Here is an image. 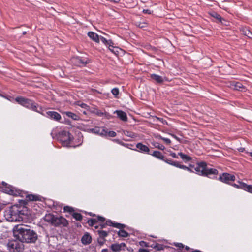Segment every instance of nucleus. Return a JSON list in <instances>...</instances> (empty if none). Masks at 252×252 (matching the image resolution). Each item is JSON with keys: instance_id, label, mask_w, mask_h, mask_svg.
Returning <instances> with one entry per match:
<instances>
[{"instance_id": "c03bdc74", "label": "nucleus", "mask_w": 252, "mask_h": 252, "mask_svg": "<svg viewBox=\"0 0 252 252\" xmlns=\"http://www.w3.org/2000/svg\"><path fill=\"white\" fill-rule=\"evenodd\" d=\"M98 241L100 245H102L104 243L105 240L104 239H98Z\"/></svg>"}, {"instance_id": "f8f14e48", "label": "nucleus", "mask_w": 252, "mask_h": 252, "mask_svg": "<svg viewBox=\"0 0 252 252\" xmlns=\"http://www.w3.org/2000/svg\"><path fill=\"white\" fill-rule=\"evenodd\" d=\"M136 147L137 149L136 150L139 152L148 154L150 152L148 147L140 142L136 145Z\"/></svg>"}, {"instance_id": "de8ad7c7", "label": "nucleus", "mask_w": 252, "mask_h": 252, "mask_svg": "<svg viewBox=\"0 0 252 252\" xmlns=\"http://www.w3.org/2000/svg\"><path fill=\"white\" fill-rule=\"evenodd\" d=\"M140 244L141 246H145V247H148V245L147 244L146 242L142 241H141L140 242Z\"/></svg>"}, {"instance_id": "ddd939ff", "label": "nucleus", "mask_w": 252, "mask_h": 252, "mask_svg": "<svg viewBox=\"0 0 252 252\" xmlns=\"http://www.w3.org/2000/svg\"><path fill=\"white\" fill-rule=\"evenodd\" d=\"M19 243L16 241H11L7 244V246L11 252H14L15 250H18L20 248Z\"/></svg>"}, {"instance_id": "9d476101", "label": "nucleus", "mask_w": 252, "mask_h": 252, "mask_svg": "<svg viewBox=\"0 0 252 252\" xmlns=\"http://www.w3.org/2000/svg\"><path fill=\"white\" fill-rule=\"evenodd\" d=\"M219 180L222 182L227 183L230 181H234L235 180V177L233 175L224 173L220 176Z\"/></svg>"}, {"instance_id": "aec40b11", "label": "nucleus", "mask_w": 252, "mask_h": 252, "mask_svg": "<svg viewBox=\"0 0 252 252\" xmlns=\"http://www.w3.org/2000/svg\"><path fill=\"white\" fill-rule=\"evenodd\" d=\"M241 31L243 34L247 36L248 37L251 38H252V33L250 30L247 27H244L242 29Z\"/></svg>"}, {"instance_id": "f3484780", "label": "nucleus", "mask_w": 252, "mask_h": 252, "mask_svg": "<svg viewBox=\"0 0 252 252\" xmlns=\"http://www.w3.org/2000/svg\"><path fill=\"white\" fill-rule=\"evenodd\" d=\"M150 77L152 79L155 80L158 83H161L164 82V79L163 78V77L156 74H151Z\"/></svg>"}, {"instance_id": "3c124183", "label": "nucleus", "mask_w": 252, "mask_h": 252, "mask_svg": "<svg viewBox=\"0 0 252 252\" xmlns=\"http://www.w3.org/2000/svg\"><path fill=\"white\" fill-rule=\"evenodd\" d=\"M238 150L240 152H244L246 151L245 148L242 147L238 148Z\"/></svg>"}, {"instance_id": "09e8293b", "label": "nucleus", "mask_w": 252, "mask_h": 252, "mask_svg": "<svg viewBox=\"0 0 252 252\" xmlns=\"http://www.w3.org/2000/svg\"><path fill=\"white\" fill-rule=\"evenodd\" d=\"M139 252H149L148 250L145 249H140L139 250Z\"/></svg>"}, {"instance_id": "dca6fc26", "label": "nucleus", "mask_w": 252, "mask_h": 252, "mask_svg": "<svg viewBox=\"0 0 252 252\" xmlns=\"http://www.w3.org/2000/svg\"><path fill=\"white\" fill-rule=\"evenodd\" d=\"M101 40V42L106 46H112L114 48V43L113 41L111 39L107 40L104 37L102 36H100L99 37V41Z\"/></svg>"}, {"instance_id": "5fc2aeb1", "label": "nucleus", "mask_w": 252, "mask_h": 252, "mask_svg": "<svg viewBox=\"0 0 252 252\" xmlns=\"http://www.w3.org/2000/svg\"><path fill=\"white\" fill-rule=\"evenodd\" d=\"M6 191L8 193H9L10 194H13V190L12 189H10L9 190H6Z\"/></svg>"}, {"instance_id": "e433bc0d", "label": "nucleus", "mask_w": 252, "mask_h": 252, "mask_svg": "<svg viewBox=\"0 0 252 252\" xmlns=\"http://www.w3.org/2000/svg\"><path fill=\"white\" fill-rule=\"evenodd\" d=\"M124 133L126 135V136H129L130 137H131V138H133L134 136V135L133 133H131L128 131H126L124 132Z\"/></svg>"}, {"instance_id": "c9c22d12", "label": "nucleus", "mask_w": 252, "mask_h": 252, "mask_svg": "<svg viewBox=\"0 0 252 252\" xmlns=\"http://www.w3.org/2000/svg\"><path fill=\"white\" fill-rule=\"evenodd\" d=\"M64 211L65 212H72L74 211L73 209L69 206H65L63 208Z\"/></svg>"}, {"instance_id": "c756f323", "label": "nucleus", "mask_w": 252, "mask_h": 252, "mask_svg": "<svg viewBox=\"0 0 252 252\" xmlns=\"http://www.w3.org/2000/svg\"><path fill=\"white\" fill-rule=\"evenodd\" d=\"M118 234L122 237H126L128 235V233L124 230H120L118 232Z\"/></svg>"}, {"instance_id": "4d7b16f0", "label": "nucleus", "mask_w": 252, "mask_h": 252, "mask_svg": "<svg viewBox=\"0 0 252 252\" xmlns=\"http://www.w3.org/2000/svg\"><path fill=\"white\" fill-rule=\"evenodd\" d=\"M246 153H247L248 156H250L252 158V152H248L247 151L246 152Z\"/></svg>"}, {"instance_id": "20e7f679", "label": "nucleus", "mask_w": 252, "mask_h": 252, "mask_svg": "<svg viewBox=\"0 0 252 252\" xmlns=\"http://www.w3.org/2000/svg\"><path fill=\"white\" fill-rule=\"evenodd\" d=\"M73 135L69 131L62 130L57 135V138L63 146L70 147L71 140H72Z\"/></svg>"}, {"instance_id": "a19ab883", "label": "nucleus", "mask_w": 252, "mask_h": 252, "mask_svg": "<svg viewBox=\"0 0 252 252\" xmlns=\"http://www.w3.org/2000/svg\"><path fill=\"white\" fill-rule=\"evenodd\" d=\"M142 12L144 14H151L152 13V11L149 9H143Z\"/></svg>"}, {"instance_id": "f257e3e1", "label": "nucleus", "mask_w": 252, "mask_h": 252, "mask_svg": "<svg viewBox=\"0 0 252 252\" xmlns=\"http://www.w3.org/2000/svg\"><path fill=\"white\" fill-rule=\"evenodd\" d=\"M15 238L21 242L34 243L37 239V234L23 224L17 225L13 228Z\"/></svg>"}, {"instance_id": "a18cd8bd", "label": "nucleus", "mask_w": 252, "mask_h": 252, "mask_svg": "<svg viewBox=\"0 0 252 252\" xmlns=\"http://www.w3.org/2000/svg\"><path fill=\"white\" fill-rule=\"evenodd\" d=\"M96 221V220L94 219H91L89 220H88V223L91 225L94 224V222Z\"/></svg>"}, {"instance_id": "680f3d73", "label": "nucleus", "mask_w": 252, "mask_h": 252, "mask_svg": "<svg viewBox=\"0 0 252 252\" xmlns=\"http://www.w3.org/2000/svg\"><path fill=\"white\" fill-rule=\"evenodd\" d=\"M192 252H201L198 250H195V251H193Z\"/></svg>"}, {"instance_id": "0e129e2a", "label": "nucleus", "mask_w": 252, "mask_h": 252, "mask_svg": "<svg viewBox=\"0 0 252 252\" xmlns=\"http://www.w3.org/2000/svg\"><path fill=\"white\" fill-rule=\"evenodd\" d=\"M152 50H156V48L154 47H152Z\"/></svg>"}, {"instance_id": "423d86ee", "label": "nucleus", "mask_w": 252, "mask_h": 252, "mask_svg": "<svg viewBox=\"0 0 252 252\" xmlns=\"http://www.w3.org/2000/svg\"><path fill=\"white\" fill-rule=\"evenodd\" d=\"M38 113L43 116L56 122H60L62 119L61 115L56 111H47L44 112L42 109V111L38 112Z\"/></svg>"}, {"instance_id": "412c9836", "label": "nucleus", "mask_w": 252, "mask_h": 252, "mask_svg": "<svg viewBox=\"0 0 252 252\" xmlns=\"http://www.w3.org/2000/svg\"><path fill=\"white\" fill-rule=\"evenodd\" d=\"M65 114L67 117L72 118L74 120L79 119V116L73 112L67 111L65 112Z\"/></svg>"}, {"instance_id": "473e14b6", "label": "nucleus", "mask_w": 252, "mask_h": 252, "mask_svg": "<svg viewBox=\"0 0 252 252\" xmlns=\"http://www.w3.org/2000/svg\"><path fill=\"white\" fill-rule=\"evenodd\" d=\"M243 187L245 188L244 189L252 193V185H247V184H244Z\"/></svg>"}, {"instance_id": "6ab92c4d", "label": "nucleus", "mask_w": 252, "mask_h": 252, "mask_svg": "<svg viewBox=\"0 0 252 252\" xmlns=\"http://www.w3.org/2000/svg\"><path fill=\"white\" fill-rule=\"evenodd\" d=\"M55 216L51 214H46L44 217L45 221L53 224Z\"/></svg>"}, {"instance_id": "7c9ffc66", "label": "nucleus", "mask_w": 252, "mask_h": 252, "mask_svg": "<svg viewBox=\"0 0 252 252\" xmlns=\"http://www.w3.org/2000/svg\"><path fill=\"white\" fill-rule=\"evenodd\" d=\"M111 93L114 95L116 98H118V95L119 94V90L118 88H114L111 90Z\"/></svg>"}, {"instance_id": "5701e85b", "label": "nucleus", "mask_w": 252, "mask_h": 252, "mask_svg": "<svg viewBox=\"0 0 252 252\" xmlns=\"http://www.w3.org/2000/svg\"><path fill=\"white\" fill-rule=\"evenodd\" d=\"M26 200L27 201H37L39 200V196L37 195L29 194L26 196Z\"/></svg>"}, {"instance_id": "69168bd1", "label": "nucleus", "mask_w": 252, "mask_h": 252, "mask_svg": "<svg viewBox=\"0 0 252 252\" xmlns=\"http://www.w3.org/2000/svg\"><path fill=\"white\" fill-rule=\"evenodd\" d=\"M2 184H3V185H7V184H6V183H4V182H2Z\"/></svg>"}, {"instance_id": "864d4df0", "label": "nucleus", "mask_w": 252, "mask_h": 252, "mask_svg": "<svg viewBox=\"0 0 252 252\" xmlns=\"http://www.w3.org/2000/svg\"><path fill=\"white\" fill-rule=\"evenodd\" d=\"M96 114L99 116H102L104 115V113L101 111H97Z\"/></svg>"}, {"instance_id": "72a5a7b5", "label": "nucleus", "mask_w": 252, "mask_h": 252, "mask_svg": "<svg viewBox=\"0 0 252 252\" xmlns=\"http://www.w3.org/2000/svg\"><path fill=\"white\" fill-rule=\"evenodd\" d=\"M108 48L112 53H114L115 54H117L118 53V48L117 47L114 46V48H113L112 46H108Z\"/></svg>"}, {"instance_id": "49530a36", "label": "nucleus", "mask_w": 252, "mask_h": 252, "mask_svg": "<svg viewBox=\"0 0 252 252\" xmlns=\"http://www.w3.org/2000/svg\"><path fill=\"white\" fill-rule=\"evenodd\" d=\"M172 137H173L174 138H175V139H176L178 141H180V138H178L176 135H175V134H171V133H170L169 134Z\"/></svg>"}, {"instance_id": "b1692460", "label": "nucleus", "mask_w": 252, "mask_h": 252, "mask_svg": "<svg viewBox=\"0 0 252 252\" xmlns=\"http://www.w3.org/2000/svg\"><path fill=\"white\" fill-rule=\"evenodd\" d=\"M210 15L217 19L220 22H222V21L224 20L219 14L216 12H213L212 13H210Z\"/></svg>"}, {"instance_id": "58836bf2", "label": "nucleus", "mask_w": 252, "mask_h": 252, "mask_svg": "<svg viewBox=\"0 0 252 252\" xmlns=\"http://www.w3.org/2000/svg\"><path fill=\"white\" fill-rule=\"evenodd\" d=\"M112 225L115 227H116V228H121L123 227L124 225L123 224H120V223H115V224H112Z\"/></svg>"}, {"instance_id": "0eeeda50", "label": "nucleus", "mask_w": 252, "mask_h": 252, "mask_svg": "<svg viewBox=\"0 0 252 252\" xmlns=\"http://www.w3.org/2000/svg\"><path fill=\"white\" fill-rule=\"evenodd\" d=\"M72 63L78 66H85L90 63V60L87 58H83L79 56L73 57L71 58Z\"/></svg>"}, {"instance_id": "13d9d810", "label": "nucleus", "mask_w": 252, "mask_h": 252, "mask_svg": "<svg viewBox=\"0 0 252 252\" xmlns=\"http://www.w3.org/2000/svg\"><path fill=\"white\" fill-rule=\"evenodd\" d=\"M106 223H107V225H110L111 224H112V223L111 221H106Z\"/></svg>"}, {"instance_id": "7ed1b4c3", "label": "nucleus", "mask_w": 252, "mask_h": 252, "mask_svg": "<svg viewBox=\"0 0 252 252\" xmlns=\"http://www.w3.org/2000/svg\"><path fill=\"white\" fill-rule=\"evenodd\" d=\"M15 101L22 106L32 111L38 112L42 111V107L34 100L22 96L16 97Z\"/></svg>"}, {"instance_id": "e2e57ef3", "label": "nucleus", "mask_w": 252, "mask_h": 252, "mask_svg": "<svg viewBox=\"0 0 252 252\" xmlns=\"http://www.w3.org/2000/svg\"><path fill=\"white\" fill-rule=\"evenodd\" d=\"M186 249L187 250H189V247H188V246H186Z\"/></svg>"}, {"instance_id": "6e6d98bb", "label": "nucleus", "mask_w": 252, "mask_h": 252, "mask_svg": "<svg viewBox=\"0 0 252 252\" xmlns=\"http://www.w3.org/2000/svg\"><path fill=\"white\" fill-rule=\"evenodd\" d=\"M119 246H120V248H122V247H125L126 246V245L125 243H121V244H119Z\"/></svg>"}, {"instance_id": "a211bd4d", "label": "nucleus", "mask_w": 252, "mask_h": 252, "mask_svg": "<svg viewBox=\"0 0 252 252\" xmlns=\"http://www.w3.org/2000/svg\"><path fill=\"white\" fill-rule=\"evenodd\" d=\"M91 237L88 234L84 235L81 239V241L83 244H89L91 242Z\"/></svg>"}, {"instance_id": "393cba45", "label": "nucleus", "mask_w": 252, "mask_h": 252, "mask_svg": "<svg viewBox=\"0 0 252 252\" xmlns=\"http://www.w3.org/2000/svg\"><path fill=\"white\" fill-rule=\"evenodd\" d=\"M180 155L181 158H190L189 156H188L185 154H183L181 152H178L177 154L175 153H171L170 156L172 157V158H177V156Z\"/></svg>"}, {"instance_id": "37998d69", "label": "nucleus", "mask_w": 252, "mask_h": 252, "mask_svg": "<svg viewBox=\"0 0 252 252\" xmlns=\"http://www.w3.org/2000/svg\"><path fill=\"white\" fill-rule=\"evenodd\" d=\"M174 245L175 246H176L177 247H179V248H183V247H184V245H183V244H182L181 243H175Z\"/></svg>"}, {"instance_id": "8fccbe9b", "label": "nucleus", "mask_w": 252, "mask_h": 252, "mask_svg": "<svg viewBox=\"0 0 252 252\" xmlns=\"http://www.w3.org/2000/svg\"><path fill=\"white\" fill-rule=\"evenodd\" d=\"M155 137L157 139L163 140V137L159 134H158L155 136Z\"/></svg>"}, {"instance_id": "a878e982", "label": "nucleus", "mask_w": 252, "mask_h": 252, "mask_svg": "<svg viewBox=\"0 0 252 252\" xmlns=\"http://www.w3.org/2000/svg\"><path fill=\"white\" fill-rule=\"evenodd\" d=\"M148 154L151 155L156 158H164L161 152L158 151H154L152 153L149 152Z\"/></svg>"}, {"instance_id": "bf43d9fd", "label": "nucleus", "mask_w": 252, "mask_h": 252, "mask_svg": "<svg viewBox=\"0 0 252 252\" xmlns=\"http://www.w3.org/2000/svg\"><path fill=\"white\" fill-rule=\"evenodd\" d=\"M101 252H108V250L107 249H103Z\"/></svg>"}, {"instance_id": "338daca9", "label": "nucleus", "mask_w": 252, "mask_h": 252, "mask_svg": "<svg viewBox=\"0 0 252 252\" xmlns=\"http://www.w3.org/2000/svg\"><path fill=\"white\" fill-rule=\"evenodd\" d=\"M158 119H159V120H163V118H157Z\"/></svg>"}, {"instance_id": "39448f33", "label": "nucleus", "mask_w": 252, "mask_h": 252, "mask_svg": "<svg viewBox=\"0 0 252 252\" xmlns=\"http://www.w3.org/2000/svg\"><path fill=\"white\" fill-rule=\"evenodd\" d=\"M195 170L199 174L202 175L217 174L218 171L215 169L209 168L205 162L198 163Z\"/></svg>"}, {"instance_id": "774afa93", "label": "nucleus", "mask_w": 252, "mask_h": 252, "mask_svg": "<svg viewBox=\"0 0 252 252\" xmlns=\"http://www.w3.org/2000/svg\"><path fill=\"white\" fill-rule=\"evenodd\" d=\"M234 186L236 187H238L236 184H234Z\"/></svg>"}, {"instance_id": "f704fd0d", "label": "nucleus", "mask_w": 252, "mask_h": 252, "mask_svg": "<svg viewBox=\"0 0 252 252\" xmlns=\"http://www.w3.org/2000/svg\"><path fill=\"white\" fill-rule=\"evenodd\" d=\"M98 232L100 236L103 238L106 237L108 235L107 232L105 231H98Z\"/></svg>"}, {"instance_id": "2eb2a0df", "label": "nucleus", "mask_w": 252, "mask_h": 252, "mask_svg": "<svg viewBox=\"0 0 252 252\" xmlns=\"http://www.w3.org/2000/svg\"><path fill=\"white\" fill-rule=\"evenodd\" d=\"M117 116L122 121L126 122L127 121V117L126 112L122 110H116L115 112Z\"/></svg>"}, {"instance_id": "1a4fd4ad", "label": "nucleus", "mask_w": 252, "mask_h": 252, "mask_svg": "<svg viewBox=\"0 0 252 252\" xmlns=\"http://www.w3.org/2000/svg\"><path fill=\"white\" fill-rule=\"evenodd\" d=\"M67 224V222L66 220L62 217H55L54 219V221L53 223V225L56 226H59L60 225H63V226H66Z\"/></svg>"}, {"instance_id": "f03ea898", "label": "nucleus", "mask_w": 252, "mask_h": 252, "mask_svg": "<svg viewBox=\"0 0 252 252\" xmlns=\"http://www.w3.org/2000/svg\"><path fill=\"white\" fill-rule=\"evenodd\" d=\"M21 207L14 205L7 209L4 212V217L8 221H20L23 219V213L20 210Z\"/></svg>"}, {"instance_id": "9b49d317", "label": "nucleus", "mask_w": 252, "mask_h": 252, "mask_svg": "<svg viewBox=\"0 0 252 252\" xmlns=\"http://www.w3.org/2000/svg\"><path fill=\"white\" fill-rule=\"evenodd\" d=\"M91 130L93 133L98 134L101 136H105L106 134V128L105 127L96 126L94 128H92Z\"/></svg>"}, {"instance_id": "cd10ccee", "label": "nucleus", "mask_w": 252, "mask_h": 252, "mask_svg": "<svg viewBox=\"0 0 252 252\" xmlns=\"http://www.w3.org/2000/svg\"><path fill=\"white\" fill-rule=\"evenodd\" d=\"M111 249L113 251L118 252L120 251L121 250L120 248V246H119V244H114L111 246Z\"/></svg>"}, {"instance_id": "2f4dec72", "label": "nucleus", "mask_w": 252, "mask_h": 252, "mask_svg": "<svg viewBox=\"0 0 252 252\" xmlns=\"http://www.w3.org/2000/svg\"><path fill=\"white\" fill-rule=\"evenodd\" d=\"M73 217L76 220H80L82 218V215L77 213H74L73 214Z\"/></svg>"}, {"instance_id": "6e6552de", "label": "nucleus", "mask_w": 252, "mask_h": 252, "mask_svg": "<svg viewBox=\"0 0 252 252\" xmlns=\"http://www.w3.org/2000/svg\"><path fill=\"white\" fill-rule=\"evenodd\" d=\"M83 141V137L81 135H78L77 137H73L71 140L70 147L76 148L82 145Z\"/></svg>"}, {"instance_id": "4be33fe9", "label": "nucleus", "mask_w": 252, "mask_h": 252, "mask_svg": "<svg viewBox=\"0 0 252 252\" xmlns=\"http://www.w3.org/2000/svg\"><path fill=\"white\" fill-rule=\"evenodd\" d=\"M151 145L155 148H158L159 150H163L165 148L163 145L155 141L151 142Z\"/></svg>"}, {"instance_id": "4468645a", "label": "nucleus", "mask_w": 252, "mask_h": 252, "mask_svg": "<svg viewBox=\"0 0 252 252\" xmlns=\"http://www.w3.org/2000/svg\"><path fill=\"white\" fill-rule=\"evenodd\" d=\"M88 36L93 41L96 43H99V37L97 33L95 32L90 31L87 33Z\"/></svg>"}, {"instance_id": "79ce46f5", "label": "nucleus", "mask_w": 252, "mask_h": 252, "mask_svg": "<svg viewBox=\"0 0 252 252\" xmlns=\"http://www.w3.org/2000/svg\"><path fill=\"white\" fill-rule=\"evenodd\" d=\"M165 161L169 163V164H172V165H174V166H178V163L175 162H171V160H165Z\"/></svg>"}, {"instance_id": "052dcab7", "label": "nucleus", "mask_w": 252, "mask_h": 252, "mask_svg": "<svg viewBox=\"0 0 252 252\" xmlns=\"http://www.w3.org/2000/svg\"><path fill=\"white\" fill-rule=\"evenodd\" d=\"M26 33H27L26 32L24 31V32H23L22 34L23 35H25L26 34Z\"/></svg>"}, {"instance_id": "bb28decb", "label": "nucleus", "mask_w": 252, "mask_h": 252, "mask_svg": "<svg viewBox=\"0 0 252 252\" xmlns=\"http://www.w3.org/2000/svg\"><path fill=\"white\" fill-rule=\"evenodd\" d=\"M245 87L242 85V84L240 82H236L234 85V89L239 90V91H242L243 89H244Z\"/></svg>"}, {"instance_id": "c85d7f7f", "label": "nucleus", "mask_w": 252, "mask_h": 252, "mask_svg": "<svg viewBox=\"0 0 252 252\" xmlns=\"http://www.w3.org/2000/svg\"><path fill=\"white\" fill-rule=\"evenodd\" d=\"M106 135L105 136H103L104 137H107V136H108V137H114L116 136V133L114 131H108L106 129Z\"/></svg>"}, {"instance_id": "4c0bfd02", "label": "nucleus", "mask_w": 252, "mask_h": 252, "mask_svg": "<svg viewBox=\"0 0 252 252\" xmlns=\"http://www.w3.org/2000/svg\"><path fill=\"white\" fill-rule=\"evenodd\" d=\"M78 105L80 106L81 108L84 109H87L89 107V106L84 103H80V104H78Z\"/></svg>"}, {"instance_id": "603ef678", "label": "nucleus", "mask_w": 252, "mask_h": 252, "mask_svg": "<svg viewBox=\"0 0 252 252\" xmlns=\"http://www.w3.org/2000/svg\"><path fill=\"white\" fill-rule=\"evenodd\" d=\"M98 220L99 221L103 222V221H104L105 219H104L103 217H100V216H99V217H98Z\"/></svg>"}, {"instance_id": "ea45409f", "label": "nucleus", "mask_w": 252, "mask_h": 252, "mask_svg": "<svg viewBox=\"0 0 252 252\" xmlns=\"http://www.w3.org/2000/svg\"><path fill=\"white\" fill-rule=\"evenodd\" d=\"M167 145H169L171 143V140L167 138H164L163 137L162 140Z\"/></svg>"}]
</instances>
